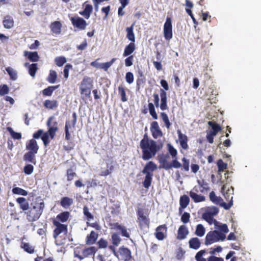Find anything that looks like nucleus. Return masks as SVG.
<instances>
[{
    "mask_svg": "<svg viewBox=\"0 0 261 261\" xmlns=\"http://www.w3.org/2000/svg\"><path fill=\"white\" fill-rule=\"evenodd\" d=\"M9 88L7 85L3 84L0 86V96H4L9 93Z\"/></svg>",
    "mask_w": 261,
    "mask_h": 261,
    "instance_id": "obj_62",
    "label": "nucleus"
},
{
    "mask_svg": "<svg viewBox=\"0 0 261 261\" xmlns=\"http://www.w3.org/2000/svg\"><path fill=\"white\" fill-rule=\"evenodd\" d=\"M67 180L69 181L72 180L75 176H76V173L72 169H68L66 171Z\"/></svg>",
    "mask_w": 261,
    "mask_h": 261,
    "instance_id": "obj_54",
    "label": "nucleus"
},
{
    "mask_svg": "<svg viewBox=\"0 0 261 261\" xmlns=\"http://www.w3.org/2000/svg\"><path fill=\"white\" fill-rule=\"evenodd\" d=\"M226 238V235L219 231L215 230L209 231L205 238V245L208 246L219 241H223Z\"/></svg>",
    "mask_w": 261,
    "mask_h": 261,
    "instance_id": "obj_7",
    "label": "nucleus"
},
{
    "mask_svg": "<svg viewBox=\"0 0 261 261\" xmlns=\"http://www.w3.org/2000/svg\"><path fill=\"white\" fill-rule=\"evenodd\" d=\"M160 95L161 97V104H159V96L158 94L153 93V97L154 98V103L156 108L159 106L160 109L162 111H164L168 109L167 106V93L164 89H161L160 90Z\"/></svg>",
    "mask_w": 261,
    "mask_h": 261,
    "instance_id": "obj_8",
    "label": "nucleus"
},
{
    "mask_svg": "<svg viewBox=\"0 0 261 261\" xmlns=\"http://www.w3.org/2000/svg\"><path fill=\"white\" fill-rule=\"evenodd\" d=\"M112 244L116 246H118L121 241V239L120 238L119 234L117 233H114L112 234Z\"/></svg>",
    "mask_w": 261,
    "mask_h": 261,
    "instance_id": "obj_53",
    "label": "nucleus"
},
{
    "mask_svg": "<svg viewBox=\"0 0 261 261\" xmlns=\"http://www.w3.org/2000/svg\"><path fill=\"white\" fill-rule=\"evenodd\" d=\"M117 253L118 257H116L123 261H129L132 258L130 250L124 246L119 248Z\"/></svg>",
    "mask_w": 261,
    "mask_h": 261,
    "instance_id": "obj_14",
    "label": "nucleus"
},
{
    "mask_svg": "<svg viewBox=\"0 0 261 261\" xmlns=\"http://www.w3.org/2000/svg\"><path fill=\"white\" fill-rule=\"evenodd\" d=\"M70 214L69 212L64 211L58 214L56 217L53 219L52 223L55 227L53 230V237L57 240L59 236L61 234H67L68 232L67 224H64L69 219ZM57 241V240H56Z\"/></svg>",
    "mask_w": 261,
    "mask_h": 261,
    "instance_id": "obj_2",
    "label": "nucleus"
},
{
    "mask_svg": "<svg viewBox=\"0 0 261 261\" xmlns=\"http://www.w3.org/2000/svg\"><path fill=\"white\" fill-rule=\"evenodd\" d=\"M109 169H106L104 171H102L100 173L99 175L101 176H107L110 174L112 173V172L113 171L114 169V166L113 165H111L110 167L107 166Z\"/></svg>",
    "mask_w": 261,
    "mask_h": 261,
    "instance_id": "obj_63",
    "label": "nucleus"
},
{
    "mask_svg": "<svg viewBox=\"0 0 261 261\" xmlns=\"http://www.w3.org/2000/svg\"><path fill=\"white\" fill-rule=\"evenodd\" d=\"M197 182H198V185L201 188H202V190H201V192H203L204 191L207 192L210 190V188L209 187L208 184L206 181H205V180H204V179L198 180Z\"/></svg>",
    "mask_w": 261,
    "mask_h": 261,
    "instance_id": "obj_46",
    "label": "nucleus"
},
{
    "mask_svg": "<svg viewBox=\"0 0 261 261\" xmlns=\"http://www.w3.org/2000/svg\"><path fill=\"white\" fill-rule=\"evenodd\" d=\"M157 165L153 161L147 162L142 170V173L145 175L144 180L142 182L143 186L148 189L151 185L153 172L157 169Z\"/></svg>",
    "mask_w": 261,
    "mask_h": 261,
    "instance_id": "obj_5",
    "label": "nucleus"
},
{
    "mask_svg": "<svg viewBox=\"0 0 261 261\" xmlns=\"http://www.w3.org/2000/svg\"><path fill=\"white\" fill-rule=\"evenodd\" d=\"M189 233L188 227L185 225H180L177 230L176 239L182 240L186 238Z\"/></svg>",
    "mask_w": 261,
    "mask_h": 261,
    "instance_id": "obj_19",
    "label": "nucleus"
},
{
    "mask_svg": "<svg viewBox=\"0 0 261 261\" xmlns=\"http://www.w3.org/2000/svg\"><path fill=\"white\" fill-rule=\"evenodd\" d=\"M148 109L149 111V113L152 117L154 119H158V115L155 111V108L153 104L151 102H149L148 103Z\"/></svg>",
    "mask_w": 261,
    "mask_h": 261,
    "instance_id": "obj_56",
    "label": "nucleus"
},
{
    "mask_svg": "<svg viewBox=\"0 0 261 261\" xmlns=\"http://www.w3.org/2000/svg\"><path fill=\"white\" fill-rule=\"evenodd\" d=\"M57 79V74L56 71L55 70H50L49 75L47 78V81L49 83H55Z\"/></svg>",
    "mask_w": 261,
    "mask_h": 261,
    "instance_id": "obj_43",
    "label": "nucleus"
},
{
    "mask_svg": "<svg viewBox=\"0 0 261 261\" xmlns=\"http://www.w3.org/2000/svg\"><path fill=\"white\" fill-rule=\"evenodd\" d=\"M59 87V85L48 86L47 88L42 90V94L44 96H51L54 91L58 88Z\"/></svg>",
    "mask_w": 261,
    "mask_h": 261,
    "instance_id": "obj_38",
    "label": "nucleus"
},
{
    "mask_svg": "<svg viewBox=\"0 0 261 261\" xmlns=\"http://www.w3.org/2000/svg\"><path fill=\"white\" fill-rule=\"evenodd\" d=\"M167 148L168 152L171 155L173 159H177V150L170 144H167Z\"/></svg>",
    "mask_w": 261,
    "mask_h": 261,
    "instance_id": "obj_44",
    "label": "nucleus"
},
{
    "mask_svg": "<svg viewBox=\"0 0 261 261\" xmlns=\"http://www.w3.org/2000/svg\"><path fill=\"white\" fill-rule=\"evenodd\" d=\"M70 20L73 26L80 30H84L87 25L86 20L79 16L72 17Z\"/></svg>",
    "mask_w": 261,
    "mask_h": 261,
    "instance_id": "obj_15",
    "label": "nucleus"
},
{
    "mask_svg": "<svg viewBox=\"0 0 261 261\" xmlns=\"http://www.w3.org/2000/svg\"><path fill=\"white\" fill-rule=\"evenodd\" d=\"M44 206L43 201L31 203V207L24 213L28 221L33 222L38 220L43 213Z\"/></svg>",
    "mask_w": 261,
    "mask_h": 261,
    "instance_id": "obj_3",
    "label": "nucleus"
},
{
    "mask_svg": "<svg viewBox=\"0 0 261 261\" xmlns=\"http://www.w3.org/2000/svg\"><path fill=\"white\" fill-rule=\"evenodd\" d=\"M93 83V80L91 77L85 76L80 83V89H92Z\"/></svg>",
    "mask_w": 261,
    "mask_h": 261,
    "instance_id": "obj_22",
    "label": "nucleus"
},
{
    "mask_svg": "<svg viewBox=\"0 0 261 261\" xmlns=\"http://www.w3.org/2000/svg\"><path fill=\"white\" fill-rule=\"evenodd\" d=\"M26 149L28 151L37 153L39 150V146L36 140L32 139L29 140L26 143Z\"/></svg>",
    "mask_w": 261,
    "mask_h": 261,
    "instance_id": "obj_21",
    "label": "nucleus"
},
{
    "mask_svg": "<svg viewBox=\"0 0 261 261\" xmlns=\"http://www.w3.org/2000/svg\"><path fill=\"white\" fill-rule=\"evenodd\" d=\"M62 23L59 21H55L52 22L50 25L51 31L56 34H59L61 33Z\"/></svg>",
    "mask_w": 261,
    "mask_h": 261,
    "instance_id": "obj_31",
    "label": "nucleus"
},
{
    "mask_svg": "<svg viewBox=\"0 0 261 261\" xmlns=\"http://www.w3.org/2000/svg\"><path fill=\"white\" fill-rule=\"evenodd\" d=\"M36 154L33 152L28 151L24 153L23 159L26 162L31 163L32 164H36Z\"/></svg>",
    "mask_w": 261,
    "mask_h": 261,
    "instance_id": "obj_24",
    "label": "nucleus"
},
{
    "mask_svg": "<svg viewBox=\"0 0 261 261\" xmlns=\"http://www.w3.org/2000/svg\"><path fill=\"white\" fill-rule=\"evenodd\" d=\"M197 192H198V189L196 187H194L189 192V195L194 202L198 203L205 201V197L202 195L197 194Z\"/></svg>",
    "mask_w": 261,
    "mask_h": 261,
    "instance_id": "obj_16",
    "label": "nucleus"
},
{
    "mask_svg": "<svg viewBox=\"0 0 261 261\" xmlns=\"http://www.w3.org/2000/svg\"><path fill=\"white\" fill-rule=\"evenodd\" d=\"M73 203V199L67 196L63 197L61 199L60 202V205L64 208L70 207Z\"/></svg>",
    "mask_w": 261,
    "mask_h": 261,
    "instance_id": "obj_27",
    "label": "nucleus"
},
{
    "mask_svg": "<svg viewBox=\"0 0 261 261\" xmlns=\"http://www.w3.org/2000/svg\"><path fill=\"white\" fill-rule=\"evenodd\" d=\"M12 193L14 194L20 195L22 196H27L28 194V192L19 187H15L12 189Z\"/></svg>",
    "mask_w": 261,
    "mask_h": 261,
    "instance_id": "obj_48",
    "label": "nucleus"
},
{
    "mask_svg": "<svg viewBox=\"0 0 261 261\" xmlns=\"http://www.w3.org/2000/svg\"><path fill=\"white\" fill-rule=\"evenodd\" d=\"M7 130L9 132L10 134L11 137L14 139H20L21 138V134L20 133H17L13 130L12 127H7Z\"/></svg>",
    "mask_w": 261,
    "mask_h": 261,
    "instance_id": "obj_50",
    "label": "nucleus"
},
{
    "mask_svg": "<svg viewBox=\"0 0 261 261\" xmlns=\"http://www.w3.org/2000/svg\"><path fill=\"white\" fill-rule=\"evenodd\" d=\"M34 166L32 164H26L23 167V172L26 175H30L34 171Z\"/></svg>",
    "mask_w": 261,
    "mask_h": 261,
    "instance_id": "obj_57",
    "label": "nucleus"
},
{
    "mask_svg": "<svg viewBox=\"0 0 261 261\" xmlns=\"http://www.w3.org/2000/svg\"><path fill=\"white\" fill-rule=\"evenodd\" d=\"M83 214L88 221L94 218L93 215L89 212V208L86 205L83 207Z\"/></svg>",
    "mask_w": 261,
    "mask_h": 261,
    "instance_id": "obj_60",
    "label": "nucleus"
},
{
    "mask_svg": "<svg viewBox=\"0 0 261 261\" xmlns=\"http://www.w3.org/2000/svg\"><path fill=\"white\" fill-rule=\"evenodd\" d=\"M215 228L218 229L220 232L225 234L229 231L227 225L226 224H221L217 221V224H214Z\"/></svg>",
    "mask_w": 261,
    "mask_h": 261,
    "instance_id": "obj_40",
    "label": "nucleus"
},
{
    "mask_svg": "<svg viewBox=\"0 0 261 261\" xmlns=\"http://www.w3.org/2000/svg\"><path fill=\"white\" fill-rule=\"evenodd\" d=\"M21 247L24 250L30 254L34 252V248L28 243L22 242Z\"/></svg>",
    "mask_w": 261,
    "mask_h": 261,
    "instance_id": "obj_45",
    "label": "nucleus"
},
{
    "mask_svg": "<svg viewBox=\"0 0 261 261\" xmlns=\"http://www.w3.org/2000/svg\"><path fill=\"white\" fill-rule=\"evenodd\" d=\"M46 125L48 127V130L47 132L44 133L41 137L45 146L49 143V137L51 139H54L56 132L58 130V122L55 120V117L53 116L48 118Z\"/></svg>",
    "mask_w": 261,
    "mask_h": 261,
    "instance_id": "obj_4",
    "label": "nucleus"
},
{
    "mask_svg": "<svg viewBox=\"0 0 261 261\" xmlns=\"http://www.w3.org/2000/svg\"><path fill=\"white\" fill-rule=\"evenodd\" d=\"M97 249L94 246L89 247L83 249L80 254V251L77 249L74 251V257L78 258L80 260H82L84 258L87 257L91 255H94L97 252Z\"/></svg>",
    "mask_w": 261,
    "mask_h": 261,
    "instance_id": "obj_11",
    "label": "nucleus"
},
{
    "mask_svg": "<svg viewBox=\"0 0 261 261\" xmlns=\"http://www.w3.org/2000/svg\"><path fill=\"white\" fill-rule=\"evenodd\" d=\"M137 222L141 230L147 231L149 228L150 219L144 215L143 211L141 208H138L137 211Z\"/></svg>",
    "mask_w": 261,
    "mask_h": 261,
    "instance_id": "obj_9",
    "label": "nucleus"
},
{
    "mask_svg": "<svg viewBox=\"0 0 261 261\" xmlns=\"http://www.w3.org/2000/svg\"><path fill=\"white\" fill-rule=\"evenodd\" d=\"M168 154H160L158 156V160L160 164V168H163L166 170L174 168H180L181 167V164L177 159H173L171 163L168 162Z\"/></svg>",
    "mask_w": 261,
    "mask_h": 261,
    "instance_id": "obj_6",
    "label": "nucleus"
},
{
    "mask_svg": "<svg viewBox=\"0 0 261 261\" xmlns=\"http://www.w3.org/2000/svg\"><path fill=\"white\" fill-rule=\"evenodd\" d=\"M134 24H133L130 27H127L126 29L127 32L126 38L131 42L135 43V36L133 32Z\"/></svg>",
    "mask_w": 261,
    "mask_h": 261,
    "instance_id": "obj_36",
    "label": "nucleus"
},
{
    "mask_svg": "<svg viewBox=\"0 0 261 261\" xmlns=\"http://www.w3.org/2000/svg\"><path fill=\"white\" fill-rule=\"evenodd\" d=\"M44 107L48 109H56L58 107V102L57 100H45L43 103Z\"/></svg>",
    "mask_w": 261,
    "mask_h": 261,
    "instance_id": "obj_34",
    "label": "nucleus"
},
{
    "mask_svg": "<svg viewBox=\"0 0 261 261\" xmlns=\"http://www.w3.org/2000/svg\"><path fill=\"white\" fill-rule=\"evenodd\" d=\"M16 202L19 204L20 208L24 212L29 208V203L26 198L21 197L16 199Z\"/></svg>",
    "mask_w": 261,
    "mask_h": 261,
    "instance_id": "obj_26",
    "label": "nucleus"
},
{
    "mask_svg": "<svg viewBox=\"0 0 261 261\" xmlns=\"http://www.w3.org/2000/svg\"><path fill=\"white\" fill-rule=\"evenodd\" d=\"M163 33L165 39L169 41L173 37L172 20L170 17H167L164 24Z\"/></svg>",
    "mask_w": 261,
    "mask_h": 261,
    "instance_id": "obj_12",
    "label": "nucleus"
},
{
    "mask_svg": "<svg viewBox=\"0 0 261 261\" xmlns=\"http://www.w3.org/2000/svg\"><path fill=\"white\" fill-rule=\"evenodd\" d=\"M38 67L37 63H32L29 66V73L32 77H34L35 76Z\"/></svg>",
    "mask_w": 261,
    "mask_h": 261,
    "instance_id": "obj_49",
    "label": "nucleus"
},
{
    "mask_svg": "<svg viewBox=\"0 0 261 261\" xmlns=\"http://www.w3.org/2000/svg\"><path fill=\"white\" fill-rule=\"evenodd\" d=\"M92 89H80V93L83 99H90L91 98V91Z\"/></svg>",
    "mask_w": 261,
    "mask_h": 261,
    "instance_id": "obj_42",
    "label": "nucleus"
},
{
    "mask_svg": "<svg viewBox=\"0 0 261 261\" xmlns=\"http://www.w3.org/2000/svg\"><path fill=\"white\" fill-rule=\"evenodd\" d=\"M217 166L218 168V171L219 172L224 171V170L227 167V164L225 163L221 159L218 160Z\"/></svg>",
    "mask_w": 261,
    "mask_h": 261,
    "instance_id": "obj_61",
    "label": "nucleus"
},
{
    "mask_svg": "<svg viewBox=\"0 0 261 261\" xmlns=\"http://www.w3.org/2000/svg\"><path fill=\"white\" fill-rule=\"evenodd\" d=\"M140 146L142 150L141 158L144 161H148L153 158L162 147V145L157 144L155 141L149 139L146 134L141 140Z\"/></svg>",
    "mask_w": 261,
    "mask_h": 261,
    "instance_id": "obj_1",
    "label": "nucleus"
},
{
    "mask_svg": "<svg viewBox=\"0 0 261 261\" xmlns=\"http://www.w3.org/2000/svg\"><path fill=\"white\" fill-rule=\"evenodd\" d=\"M205 253V250H201L198 252L195 255L196 261H206V259L202 257V256Z\"/></svg>",
    "mask_w": 261,
    "mask_h": 261,
    "instance_id": "obj_64",
    "label": "nucleus"
},
{
    "mask_svg": "<svg viewBox=\"0 0 261 261\" xmlns=\"http://www.w3.org/2000/svg\"><path fill=\"white\" fill-rule=\"evenodd\" d=\"M167 227L165 224L157 227L155 236L158 240H163L165 238V233L166 232Z\"/></svg>",
    "mask_w": 261,
    "mask_h": 261,
    "instance_id": "obj_20",
    "label": "nucleus"
},
{
    "mask_svg": "<svg viewBox=\"0 0 261 261\" xmlns=\"http://www.w3.org/2000/svg\"><path fill=\"white\" fill-rule=\"evenodd\" d=\"M14 24L12 17L10 15H6L3 20V24L5 28L9 29L13 27Z\"/></svg>",
    "mask_w": 261,
    "mask_h": 261,
    "instance_id": "obj_28",
    "label": "nucleus"
},
{
    "mask_svg": "<svg viewBox=\"0 0 261 261\" xmlns=\"http://www.w3.org/2000/svg\"><path fill=\"white\" fill-rule=\"evenodd\" d=\"M208 124L212 127V130H214L216 132H219L221 130V127L214 121H210L208 122Z\"/></svg>",
    "mask_w": 261,
    "mask_h": 261,
    "instance_id": "obj_59",
    "label": "nucleus"
},
{
    "mask_svg": "<svg viewBox=\"0 0 261 261\" xmlns=\"http://www.w3.org/2000/svg\"><path fill=\"white\" fill-rule=\"evenodd\" d=\"M135 49L136 46L135 43L130 42L125 46L123 54V56L127 57L128 56H130V55L135 51Z\"/></svg>",
    "mask_w": 261,
    "mask_h": 261,
    "instance_id": "obj_30",
    "label": "nucleus"
},
{
    "mask_svg": "<svg viewBox=\"0 0 261 261\" xmlns=\"http://www.w3.org/2000/svg\"><path fill=\"white\" fill-rule=\"evenodd\" d=\"M6 70L9 75L10 78L11 80L15 81L17 79V73L13 68L10 67H8L6 68Z\"/></svg>",
    "mask_w": 261,
    "mask_h": 261,
    "instance_id": "obj_47",
    "label": "nucleus"
},
{
    "mask_svg": "<svg viewBox=\"0 0 261 261\" xmlns=\"http://www.w3.org/2000/svg\"><path fill=\"white\" fill-rule=\"evenodd\" d=\"M205 212L211 214L213 216H216L219 213V209L218 207L212 206L211 207H207Z\"/></svg>",
    "mask_w": 261,
    "mask_h": 261,
    "instance_id": "obj_58",
    "label": "nucleus"
},
{
    "mask_svg": "<svg viewBox=\"0 0 261 261\" xmlns=\"http://www.w3.org/2000/svg\"><path fill=\"white\" fill-rule=\"evenodd\" d=\"M93 11V7L91 5L87 4L85 5L84 10L82 11H80L79 14L83 16L86 19H88Z\"/></svg>",
    "mask_w": 261,
    "mask_h": 261,
    "instance_id": "obj_32",
    "label": "nucleus"
},
{
    "mask_svg": "<svg viewBox=\"0 0 261 261\" xmlns=\"http://www.w3.org/2000/svg\"><path fill=\"white\" fill-rule=\"evenodd\" d=\"M118 92L121 97V100L122 102L126 101L127 100V97L126 94L125 89L122 85L118 86Z\"/></svg>",
    "mask_w": 261,
    "mask_h": 261,
    "instance_id": "obj_39",
    "label": "nucleus"
},
{
    "mask_svg": "<svg viewBox=\"0 0 261 261\" xmlns=\"http://www.w3.org/2000/svg\"><path fill=\"white\" fill-rule=\"evenodd\" d=\"M72 119L71 120H66L65 125V139L68 141L71 138V135L69 133V129L71 127H74L77 121V115L75 112L72 113Z\"/></svg>",
    "mask_w": 261,
    "mask_h": 261,
    "instance_id": "obj_13",
    "label": "nucleus"
},
{
    "mask_svg": "<svg viewBox=\"0 0 261 261\" xmlns=\"http://www.w3.org/2000/svg\"><path fill=\"white\" fill-rule=\"evenodd\" d=\"M214 216L205 212L202 215V218L206 221L210 225L215 223L217 224V221L213 218Z\"/></svg>",
    "mask_w": 261,
    "mask_h": 261,
    "instance_id": "obj_37",
    "label": "nucleus"
},
{
    "mask_svg": "<svg viewBox=\"0 0 261 261\" xmlns=\"http://www.w3.org/2000/svg\"><path fill=\"white\" fill-rule=\"evenodd\" d=\"M116 60V58H113L110 61L100 64V69L107 71L108 69L112 65V64Z\"/></svg>",
    "mask_w": 261,
    "mask_h": 261,
    "instance_id": "obj_52",
    "label": "nucleus"
},
{
    "mask_svg": "<svg viewBox=\"0 0 261 261\" xmlns=\"http://www.w3.org/2000/svg\"><path fill=\"white\" fill-rule=\"evenodd\" d=\"M189 247L197 250L200 247V242L198 238H192L189 241Z\"/></svg>",
    "mask_w": 261,
    "mask_h": 261,
    "instance_id": "obj_33",
    "label": "nucleus"
},
{
    "mask_svg": "<svg viewBox=\"0 0 261 261\" xmlns=\"http://www.w3.org/2000/svg\"><path fill=\"white\" fill-rule=\"evenodd\" d=\"M24 55L28 57V59L33 62H38L39 60V56L37 51H28L24 52Z\"/></svg>",
    "mask_w": 261,
    "mask_h": 261,
    "instance_id": "obj_29",
    "label": "nucleus"
},
{
    "mask_svg": "<svg viewBox=\"0 0 261 261\" xmlns=\"http://www.w3.org/2000/svg\"><path fill=\"white\" fill-rule=\"evenodd\" d=\"M225 189V186L223 185L221 188V192L223 193L226 200L228 201V203H226L223 202L221 203V206L223 207L225 210H228L233 205V197L232 195L233 194V188L231 187V188L227 190L226 192L224 191Z\"/></svg>",
    "mask_w": 261,
    "mask_h": 261,
    "instance_id": "obj_10",
    "label": "nucleus"
},
{
    "mask_svg": "<svg viewBox=\"0 0 261 261\" xmlns=\"http://www.w3.org/2000/svg\"><path fill=\"white\" fill-rule=\"evenodd\" d=\"M160 116L163 122H164L166 127L167 128H170L171 126V123L169 120L167 114L164 112H161L160 114Z\"/></svg>",
    "mask_w": 261,
    "mask_h": 261,
    "instance_id": "obj_51",
    "label": "nucleus"
},
{
    "mask_svg": "<svg viewBox=\"0 0 261 261\" xmlns=\"http://www.w3.org/2000/svg\"><path fill=\"white\" fill-rule=\"evenodd\" d=\"M209 197L210 200L214 203L219 204L221 206V203L223 202V199L221 197L217 196L214 191L210 193Z\"/></svg>",
    "mask_w": 261,
    "mask_h": 261,
    "instance_id": "obj_35",
    "label": "nucleus"
},
{
    "mask_svg": "<svg viewBox=\"0 0 261 261\" xmlns=\"http://www.w3.org/2000/svg\"><path fill=\"white\" fill-rule=\"evenodd\" d=\"M190 203V198L186 195H184L181 196L179 199L180 207L179 208V213L181 214L182 213L183 210L187 207Z\"/></svg>",
    "mask_w": 261,
    "mask_h": 261,
    "instance_id": "obj_23",
    "label": "nucleus"
},
{
    "mask_svg": "<svg viewBox=\"0 0 261 261\" xmlns=\"http://www.w3.org/2000/svg\"><path fill=\"white\" fill-rule=\"evenodd\" d=\"M205 232V229L204 226L199 224L196 226L195 233L196 236L201 237L204 236Z\"/></svg>",
    "mask_w": 261,
    "mask_h": 261,
    "instance_id": "obj_41",
    "label": "nucleus"
},
{
    "mask_svg": "<svg viewBox=\"0 0 261 261\" xmlns=\"http://www.w3.org/2000/svg\"><path fill=\"white\" fill-rule=\"evenodd\" d=\"M177 134L181 147L184 150L188 149L189 148L188 137L186 135L183 134L180 129H177Z\"/></svg>",
    "mask_w": 261,
    "mask_h": 261,
    "instance_id": "obj_17",
    "label": "nucleus"
},
{
    "mask_svg": "<svg viewBox=\"0 0 261 261\" xmlns=\"http://www.w3.org/2000/svg\"><path fill=\"white\" fill-rule=\"evenodd\" d=\"M98 237V234L92 230L90 232V234L87 235L86 238V244L87 245H93L94 244Z\"/></svg>",
    "mask_w": 261,
    "mask_h": 261,
    "instance_id": "obj_25",
    "label": "nucleus"
},
{
    "mask_svg": "<svg viewBox=\"0 0 261 261\" xmlns=\"http://www.w3.org/2000/svg\"><path fill=\"white\" fill-rule=\"evenodd\" d=\"M66 62V58L63 56L57 57L55 59V62L59 67L62 66Z\"/></svg>",
    "mask_w": 261,
    "mask_h": 261,
    "instance_id": "obj_55",
    "label": "nucleus"
},
{
    "mask_svg": "<svg viewBox=\"0 0 261 261\" xmlns=\"http://www.w3.org/2000/svg\"><path fill=\"white\" fill-rule=\"evenodd\" d=\"M150 131L152 133V137L154 139H156L158 137L163 136V133L157 121H153L151 123Z\"/></svg>",
    "mask_w": 261,
    "mask_h": 261,
    "instance_id": "obj_18",
    "label": "nucleus"
}]
</instances>
